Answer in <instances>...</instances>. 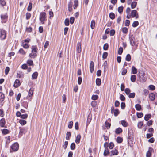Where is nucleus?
<instances>
[{"label":"nucleus","instance_id":"a18cd8bd","mask_svg":"<svg viewBox=\"0 0 157 157\" xmlns=\"http://www.w3.org/2000/svg\"><path fill=\"white\" fill-rule=\"evenodd\" d=\"M105 127L107 128V129H109L110 128L111 126V124L108 122L107 121H106L105 123Z\"/></svg>","mask_w":157,"mask_h":157},{"label":"nucleus","instance_id":"6ab92c4d","mask_svg":"<svg viewBox=\"0 0 157 157\" xmlns=\"http://www.w3.org/2000/svg\"><path fill=\"white\" fill-rule=\"evenodd\" d=\"M151 114H147L144 116V120L147 121L151 118Z\"/></svg>","mask_w":157,"mask_h":157},{"label":"nucleus","instance_id":"f257e3e1","mask_svg":"<svg viewBox=\"0 0 157 157\" xmlns=\"http://www.w3.org/2000/svg\"><path fill=\"white\" fill-rule=\"evenodd\" d=\"M19 149V144L17 143H14L11 146L10 149V152H12L13 151H16Z\"/></svg>","mask_w":157,"mask_h":157},{"label":"nucleus","instance_id":"ea45409f","mask_svg":"<svg viewBox=\"0 0 157 157\" xmlns=\"http://www.w3.org/2000/svg\"><path fill=\"white\" fill-rule=\"evenodd\" d=\"M136 79V76L135 75H131V80L132 82H134L135 81Z\"/></svg>","mask_w":157,"mask_h":157},{"label":"nucleus","instance_id":"ddd939ff","mask_svg":"<svg viewBox=\"0 0 157 157\" xmlns=\"http://www.w3.org/2000/svg\"><path fill=\"white\" fill-rule=\"evenodd\" d=\"M1 17L2 20L3 21H6L8 18V16L7 13L1 15Z\"/></svg>","mask_w":157,"mask_h":157},{"label":"nucleus","instance_id":"6e6552de","mask_svg":"<svg viewBox=\"0 0 157 157\" xmlns=\"http://www.w3.org/2000/svg\"><path fill=\"white\" fill-rule=\"evenodd\" d=\"M110 152L111 153V154L110 155V156H112L113 155H117L119 154V152L118 150L116 149H114L111 150Z\"/></svg>","mask_w":157,"mask_h":157},{"label":"nucleus","instance_id":"72a5a7b5","mask_svg":"<svg viewBox=\"0 0 157 157\" xmlns=\"http://www.w3.org/2000/svg\"><path fill=\"white\" fill-rule=\"evenodd\" d=\"M95 25V22L94 20L91 21L90 24V27L92 29H93L94 28Z\"/></svg>","mask_w":157,"mask_h":157},{"label":"nucleus","instance_id":"c03bdc74","mask_svg":"<svg viewBox=\"0 0 157 157\" xmlns=\"http://www.w3.org/2000/svg\"><path fill=\"white\" fill-rule=\"evenodd\" d=\"M71 136V133L70 132H67L66 133V139L67 140H69Z\"/></svg>","mask_w":157,"mask_h":157},{"label":"nucleus","instance_id":"e433bc0d","mask_svg":"<svg viewBox=\"0 0 157 157\" xmlns=\"http://www.w3.org/2000/svg\"><path fill=\"white\" fill-rule=\"evenodd\" d=\"M74 9H75L78 5V0H75L74 1Z\"/></svg>","mask_w":157,"mask_h":157},{"label":"nucleus","instance_id":"f3484780","mask_svg":"<svg viewBox=\"0 0 157 157\" xmlns=\"http://www.w3.org/2000/svg\"><path fill=\"white\" fill-rule=\"evenodd\" d=\"M33 88H31L29 90L28 92V96L29 97H31L33 94Z\"/></svg>","mask_w":157,"mask_h":157},{"label":"nucleus","instance_id":"58836bf2","mask_svg":"<svg viewBox=\"0 0 157 157\" xmlns=\"http://www.w3.org/2000/svg\"><path fill=\"white\" fill-rule=\"evenodd\" d=\"M32 3L30 2L29 3L28 8H27V10L29 11H31L32 10Z\"/></svg>","mask_w":157,"mask_h":157},{"label":"nucleus","instance_id":"13d9d810","mask_svg":"<svg viewBox=\"0 0 157 157\" xmlns=\"http://www.w3.org/2000/svg\"><path fill=\"white\" fill-rule=\"evenodd\" d=\"M98 97L97 95H93L92 96L91 98L93 100H97L98 98Z\"/></svg>","mask_w":157,"mask_h":157},{"label":"nucleus","instance_id":"8fccbe9b","mask_svg":"<svg viewBox=\"0 0 157 157\" xmlns=\"http://www.w3.org/2000/svg\"><path fill=\"white\" fill-rule=\"evenodd\" d=\"M31 16V14L30 13L27 12L26 14V18L27 20L29 19Z\"/></svg>","mask_w":157,"mask_h":157},{"label":"nucleus","instance_id":"4d7b16f0","mask_svg":"<svg viewBox=\"0 0 157 157\" xmlns=\"http://www.w3.org/2000/svg\"><path fill=\"white\" fill-rule=\"evenodd\" d=\"M71 149L72 150H74L75 147V143H73L71 144L70 146Z\"/></svg>","mask_w":157,"mask_h":157},{"label":"nucleus","instance_id":"393cba45","mask_svg":"<svg viewBox=\"0 0 157 157\" xmlns=\"http://www.w3.org/2000/svg\"><path fill=\"white\" fill-rule=\"evenodd\" d=\"M155 95L153 93H151L149 94V98L151 101H153L155 99Z\"/></svg>","mask_w":157,"mask_h":157},{"label":"nucleus","instance_id":"052dcab7","mask_svg":"<svg viewBox=\"0 0 157 157\" xmlns=\"http://www.w3.org/2000/svg\"><path fill=\"white\" fill-rule=\"evenodd\" d=\"M28 117V115L27 114H21V118L23 119H26Z\"/></svg>","mask_w":157,"mask_h":157},{"label":"nucleus","instance_id":"4be33fe9","mask_svg":"<svg viewBox=\"0 0 157 157\" xmlns=\"http://www.w3.org/2000/svg\"><path fill=\"white\" fill-rule=\"evenodd\" d=\"M17 77L18 78H22L24 77V74L22 72L19 71L17 73Z\"/></svg>","mask_w":157,"mask_h":157},{"label":"nucleus","instance_id":"37998d69","mask_svg":"<svg viewBox=\"0 0 157 157\" xmlns=\"http://www.w3.org/2000/svg\"><path fill=\"white\" fill-rule=\"evenodd\" d=\"M122 32L125 34H127L128 32V29L126 27L123 28L122 29Z\"/></svg>","mask_w":157,"mask_h":157},{"label":"nucleus","instance_id":"7ed1b4c3","mask_svg":"<svg viewBox=\"0 0 157 157\" xmlns=\"http://www.w3.org/2000/svg\"><path fill=\"white\" fill-rule=\"evenodd\" d=\"M46 17V14L45 12H41L40 13L39 19L42 24H44Z\"/></svg>","mask_w":157,"mask_h":157},{"label":"nucleus","instance_id":"e2e57ef3","mask_svg":"<svg viewBox=\"0 0 157 157\" xmlns=\"http://www.w3.org/2000/svg\"><path fill=\"white\" fill-rule=\"evenodd\" d=\"M97 104V102L95 101H92L91 103V105L93 107H96Z\"/></svg>","mask_w":157,"mask_h":157},{"label":"nucleus","instance_id":"0e129e2a","mask_svg":"<svg viewBox=\"0 0 157 157\" xmlns=\"http://www.w3.org/2000/svg\"><path fill=\"white\" fill-rule=\"evenodd\" d=\"M137 117L138 118H140L143 116V114L142 113H137Z\"/></svg>","mask_w":157,"mask_h":157},{"label":"nucleus","instance_id":"c9c22d12","mask_svg":"<svg viewBox=\"0 0 157 157\" xmlns=\"http://www.w3.org/2000/svg\"><path fill=\"white\" fill-rule=\"evenodd\" d=\"M19 122L22 125H23L26 124L27 122L25 120L21 119L19 120Z\"/></svg>","mask_w":157,"mask_h":157},{"label":"nucleus","instance_id":"a211bd4d","mask_svg":"<svg viewBox=\"0 0 157 157\" xmlns=\"http://www.w3.org/2000/svg\"><path fill=\"white\" fill-rule=\"evenodd\" d=\"M81 136L79 134L77 135V136L75 142L76 143L78 144L80 143Z\"/></svg>","mask_w":157,"mask_h":157},{"label":"nucleus","instance_id":"cd10ccee","mask_svg":"<svg viewBox=\"0 0 157 157\" xmlns=\"http://www.w3.org/2000/svg\"><path fill=\"white\" fill-rule=\"evenodd\" d=\"M4 95L2 92H0V101H3L4 99Z\"/></svg>","mask_w":157,"mask_h":157},{"label":"nucleus","instance_id":"680f3d73","mask_svg":"<svg viewBox=\"0 0 157 157\" xmlns=\"http://www.w3.org/2000/svg\"><path fill=\"white\" fill-rule=\"evenodd\" d=\"M135 93H130L128 95V97L129 98H134L135 97Z\"/></svg>","mask_w":157,"mask_h":157},{"label":"nucleus","instance_id":"0eeeda50","mask_svg":"<svg viewBox=\"0 0 157 157\" xmlns=\"http://www.w3.org/2000/svg\"><path fill=\"white\" fill-rule=\"evenodd\" d=\"M20 131L19 136H22L23 133H25L27 132V129L24 128H19Z\"/></svg>","mask_w":157,"mask_h":157},{"label":"nucleus","instance_id":"9d476101","mask_svg":"<svg viewBox=\"0 0 157 157\" xmlns=\"http://www.w3.org/2000/svg\"><path fill=\"white\" fill-rule=\"evenodd\" d=\"M76 51L78 53H80L81 52V44L80 42L78 43L77 44Z\"/></svg>","mask_w":157,"mask_h":157},{"label":"nucleus","instance_id":"aec40b11","mask_svg":"<svg viewBox=\"0 0 157 157\" xmlns=\"http://www.w3.org/2000/svg\"><path fill=\"white\" fill-rule=\"evenodd\" d=\"M29 56L31 58H35L37 56L36 53L32 52L31 53L29 54Z\"/></svg>","mask_w":157,"mask_h":157},{"label":"nucleus","instance_id":"bf43d9fd","mask_svg":"<svg viewBox=\"0 0 157 157\" xmlns=\"http://www.w3.org/2000/svg\"><path fill=\"white\" fill-rule=\"evenodd\" d=\"M0 4L3 6L6 4V2L4 0H0Z\"/></svg>","mask_w":157,"mask_h":157},{"label":"nucleus","instance_id":"a19ab883","mask_svg":"<svg viewBox=\"0 0 157 157\" xmlns=\"http://www.w3.org/2000/svg\"><path fill=\"white\" fill-rule=\"evenodd\" d=\"M18 52L22 55H25L26 53V52L22 48L19 49Z\"/></svg>","mask_w":157,"mask_h":157},{"label":"nucleus","instance_id":"412c9836","mask_svg":"<svg viewBox=\"0 0 157 157\" xmlns=\"http://www.w3.org/2000/svg\"><path fill=\"white\" fill-rule=\"evenodd\" d=\"M122 132V129L120 128H117L115 131V133L117 134H118Z\"/></svg>","mask_w":157,"mask_h":157},{"label":"nucleus","instance_id":"5701e85b","mask_svg":"<svg viewBox=\"0 0 157 157\" xmlns=\"http://www.w3.org/2000/svg\"><path fill=\"white\" fill-rule=\"evenodd\" d=\"M121 124L124 127H126L128 126V123L125 120H123L121 121Z\"/></svg>","mask_w":157,"mask_h":157},{"label":"nucleus","instance_id":"864d4df0","mask_svg":"<svg viewBox=\"0 0 157 157\" xmlns=\"http://www.w3.org/2000/svg\"><path fill=\"white\" fill-rule=\"evenodd\" d=\"M123 52V48L122 47H120L119 48L118 50V54L119 55H121Z\"/></svg>","mask_w":157,"mask_h":157},{"label":"nucleus","instance_id":"2f4dec72","mask_svg":"<svg viewBox=\"0 0 157 157\" xmlns=\"http://www.w3.org/2000/svg\"><path fill=\"white\" fill-rule=\"evenodd\" d=\"M10 131L8 129H4L2 131V133L3 135H6L9 133Z\"/></svg>","mask_w":157,"mask_h":157},{"label":"nucleus","instance_id":"4468645a","mask_svg":"<svg viewBox=\"0 0 157 157\" xmlns=\"http://www.w3.org/2000/svg\"><path fill=\"white\" fill-rule=\"evenodd\" d=\"M20 85L21 83L19 80L18 79H16L14 83V86L16 88H17Z\"/></svg>","mask_w":157,"mask_h":157},{"label":"nucleus","instance_id":"f704fd0d","mask_svg":"<svg viewBox=\"0 0 157 157\" xmlns=\"http://www.w3.org/2000/svg\"><path fill=\"white\" fill-rule=\"evenodd\" d=\"M116 141L118 143H121L123 141V139L120 137H117Z\"/></svg>","mask_w":157,"mask_h":157},{"label":"nucleus","instance_id":"f03ea898","mask_svg":"<svg viewBox=\"0 0 157 157\" xmlns=\"http://www.w3.org/2000/svg\"><path fill=\"white\" fill-rule=\"evenodd\" d=\"M129 39L131 45L132 46H134L136 44V40L133 35L130 34L129 35Z\"/></svg>","mask_w":157,"mask_h":157},{"label":"nucleus","instance_id":"4c0bfd02","mask_svg":"<svg viewBox=\"0 0 157 157\" xmlns=\"http://www.w3.org/2000/svg\"><path fill=\"white\" fill-rule=\"evenodd\" d=\"M114 144H113V143L112 142H111L109 144H108V147L110 149H113V147H114Z\"/></svg>","mask_w":157,"mask_h":157},{"label":"nucleus","instance_id":"603ef678","mask_svg":"<svg viewBox=\"0 0 157 157\" xmlns=\"http://www.w3.org/2000/svg\"><path fill=\"white\" fill-rule=\"evenodd\" d=\"M22 46H23L24 48H29V45L27 43H25L24 42H22Z\"/></svg>","mask_w":157,"mask_h":157},{"label":"nucleus","instance_id":"7c9ffc66","mask_svg":"<svg viewBox=\"0 0 157 157\" xmlns=\"http://www.w3.org/2000/svg\"><path fill=\"white\" fill-rule=\"evenodd\" d=\"M109 17L112 20L114 19L115 17V16L114 13L111 12L109 14Z\"/></svg>","mask_w":157,"mask_h":157},{"label":"nucleus","instance_id":"a878e982","mask_svg":"<svg viewBox=\"0 0 157 157\" xmlns=\"http://www.w3.org/2000/svg\"><path fill=\"white\" fill-rule=\"evenodd\" d=\"M38 73L37 72H35L32 75V78L35 79H36L38 76Z\"/></svg>","mask_w":157,"mask_h":157},{"label":"nucleus","instance_id":"69168bd1","mask_svg":"<svg viewBox=\"0 0 157 157\" xmlns=\"http://www.w3.org/2000/svg\"><path fill=\"white\" fill-rule=\"evenodd\" d=\"M120 98L121 101H124L125 100V97L122 94H120Z\"/></svg>","mask_w":157,"mask_h":157},{"label":"nucleus","instance_id":"423d86ee","mask_svg":"<svg viewBox=\"0 0 157 157\" xmlns=\"http://www.w3.org/2000/svg\"><path fill=\"white\" fill-rule=\"evenodd\" d=\"M131 16L132 17H136V19L139 17V15L137 13V11L136 10H134L132 11L131 13Z\"/></svg>","mask_w":157,"mask_h":157},{"label":"nucleus","instance_id":"49530a36","mask_svg":"<svg viewBox=\"0 0 157 157\" xmlns=\"http://www.w3.org/2000/svg\"><path fill=\"white\" fill-rule=\"evenodd\" d=\"M123 10V7L122 6L119 7L118 8V11L119 13H121L122 12Z\"/></svg>","mask_w":157,"mask_h":157},{"label":"nucleus","instance_id":"c85d7f7f","mask_svg":"<svg viewBox=\"0 0 157 157\" xmlns=\"http://www.w3.org/2000/svg\"><path fill=\"white\" fill-rule=\"evenodd\" d=\"M135 107L136 110L137 111H140L141 109V105L138 104L135 105Z\"/></svg>","mask_w":157,"mask_h":157},{"label":"nucleus","instance_id":"20e7f679","mask_svg":"<svg viewBox=\"0 0 157 157\" xmlns=\"http://www.w3.org/2000/svg\"><path fill=\"white\" fill-rule=\"evenodd\" d=\"M144 75L145 74L143 72H142L139 73V77L140 82H144L146 81V78L144 77Z\"/></svg>","mask_w":157,"mask_h":157},{"label":"nucleus","instance_id":"b1692460","mask_svg":"<svg viewBox=\"0 0 157 157\" xmlns=\"http://www.w3.org/2000/svg\"><path fill=\"white\" fill-rule=\"evenodd\" d=\"M132 71L134 74H136L138 71L137 69L134 66H132Z\"/></svg>","mask_w":157,"mask_h":157},{"label":"nucleus","instance_id":"f8f14e48","mask_svg":"<svg viewBox=\"0 0 157 157\" xmlns=\"http://www.w3.org/2000/svg\"><path fill=\"white\" fill-rule=\"evenodd\" d=\"M6 121L4 118H2L0 120V126L2 127H5Z\"/></svg>","mask_w":157,"mask_h":157},{"label":"nucleus","instance_id":"3c124183","mask_svg":"<svg viewBox=\"0 0 157 157\" xmlns=\"http://www.w3.org/2000/svg\"><path fill=\"white\" fill-rule=\"evenodd\" d=\"M109 47V45L108 43H105L103 46V49L105 50H107L108 49Z\"/></svg>","mask_w":157,"mask_h":157},{"label":"nucleus","instance_id":"9b49d317","mask_svg":"<svg viewBox=\"0 0 157 157\" xmlns=\"http://www.w3.org/2000/svg\"><path fill=\"white\" fill-rule=\"evenodd\" d=\"M94 64L93 61L90 62V71L91 73H92L94 70Z\"/></svg>","mask_w":157,"mask_h":157},{"label":"nucleus","instance_id":"c756f323","mask_svg":"<svg viewBox=\"0 0 157 157\" xmlns=\"http://www.w3.org/2000/svg\"><path fill=\"white\" fill-rule=\"evenodd\" d=\"M137 3L136 2H133L131 4V7L132 9L135 8L136 6Z\"/></svg>","mask_w":157,"mask_h":157},{"label":"nucleus","instance_id":"09e8293b","mask_svg":"<svg viewBox=\"0 0 157 157\" xmlns=\"http://www.w3.org/2000/svg\"><path fill=\"white\" fill-rule=\"evenodd\" d=\"M139 25V22L137 21H136L133 22L132 24V26L134 27L137 26Z\"/></svg>","mask_w":157,"mask_h":157},{"label":"nucleus","instance_id":"774afa93","mask_svg":"<svg viewBox=\"0 0 157 157\" xmlns=\"http://www.w3.org/2000/svg\"><path fill=\"white\" fill-rule=\"evenodd\" d=\"M127 71V70L126 69L124 68L122 70V71L121 72V74L122 75H124L126 74Z\"/></svg>","mask_w":157,"mask_h":157},{"label":"nucleus","instance_id":"5fc2aeb1","mask_svg":"<svg viewBox=\"0 0 157 157\" xmlns=\"http://www.w3.org/2000/svg\"><path fill=\"white\" fill-rule=\"evenodd\" d=\"M64 23L66 26H68L69 25V20L68 18H66L65 20Z\"/></svg>","mask_w":157,"mask_h":157},{"label":"nucleus","instance_id":"79ce46f5","mask_svg":"<svg viewBox=\"0 0 157 157\" xmlns=\"http://www.w3.org/2000/svg\"><path fill=\"white\" fill-rule=\"evenodd\" d=\"M125 93L128 95L130 93L131 90L129 88H126L124 90Z\"/></svg>","mask_w":157,"mask_h":157},{"label":"nucleus","instance_id":"1a4fd4ad","mask_svg":"<svg viewBox=\"0 0 157 157\" xmlns=\"http://www.w3.org/2000/svg\"><path fill=\"white\" fill-rule=\"evenodd\" d=\"M153 150V149L151 147H149V150L147 152L146 155V157H150L151 155V152Z\"/></svg>","mask_w":157,"mask_h":157},{"label":"nucleus","instance_id":"dca6fc26","mask_svg":"<svg viewBox=\"0 0 157 157\" xmlns=\"http://www.w3.org/2000/svg\"><path fill=\"white\" fill-rule=\"evenodd\" d=\"M109 150L108 148H106L105 149L103 155L105 156L108 155L110 153Z\"/></svg>","mask_w":157,"mask_h":157},{"label":"nucleus","instance_id":"338daca9","mask_svg":"<svg viewBox=\"0 0 157 157\" xmlns=\"http://www.w3.org/2000/svg\"><path fill=\"white\" fill-rule=\"evenodd\" d=\"M149 88L150 90H154L155 89V86L152 85H151L149 86Z\"/></svg>","mask_w":157,"mask_h":157},{"label":"nucleus","instance_id":"39448f33","mask_svg":"<svg viewBox=\"0 0 157 157\" xmlns=\"http://www.w3.org/2000/svg\"><path fill=\"white\" fill-rule=\"evenodd\" d=\"M6 37V32L3 29H0V38L2 40H4Z\"/></svg>","mask_w":157,"mask_h":157},{"label":"nucleus","instance_id":"473e14b6","mask_svg":"<svg viewBox=\"0 0 157 157\" xmlns=\"http://www.w3.org/2000/svg\"><path fill=\"white\" fill-rule=\"evenodd\" d=\"M131 58L130 54L127 55L125 58V60L127 61H130L131 60Z\"/></svg>","mask_w":157,"mask_h":157},{"label":"nucleus","instance_id":"de8ad7c7","mask_svg":"<svg viewBox=\"0 0 157 157\" xmlns=\"http://www.w3.org/2000/svg\"><path fill=\"white\" fill-rule=\"evenodd\" d=\"M113 113L114 116H117L118 114L119 113V111L118 109H115V111L113 112Z\"/></svg>","mask_w":157,"mask_h":157},{"label":"nucleus","instance_id":"bb28decb","mask_svg":"<svg viewBox=\"0 0 157 157\" xmlns=\"http://www.w3.org/2000/svg\"><path fill=\"white\" fill-rule=\"evenodd\" d=\"M101 79L100 78H97L96 80V83L97 85L99 86L101 84Z\"/></svg>","mask_w":157,"mask_h":157},{"label":"nucleus","instance_id":"2eb2a0df","mask_svg":"<svg viewBox=\"0 0 157 157\" xmlns=\"http://www.w3.org/2000/svg\"><path fill=\"white\" fill-rule=\"evenodd\" d=\"M32 52H37L38 48L36 46H32L31 47Z\"/></svg>","mask_w":157,"mask_h":157},{"label":"nucleus","instance_id":"6e6d98bb","mask_svg":"<svg viewBox=\"0 0 157 157\" xmlns=\"http://www.w3.org/2000/svg\"><path fill=\"white\" fill-rule=\"evenodd\" d=\"M108 54L107 52H104L102 55V58L104 59H106L108 56Z\"/></svg>","mask_w":157,"mask_h":157}]
</instances>
